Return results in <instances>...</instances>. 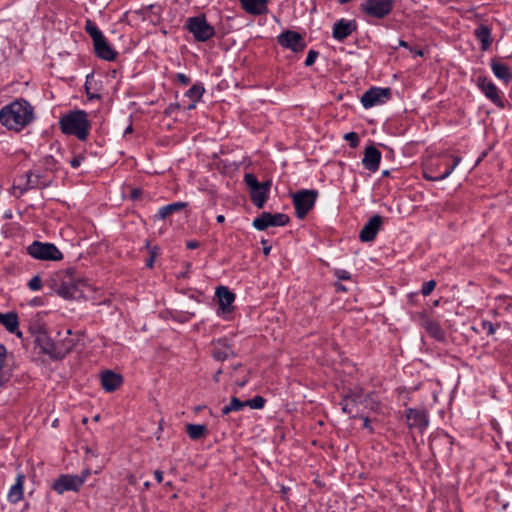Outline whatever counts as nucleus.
<instances>
[{
  "mask_svg": "<svg viewBox=\"0 0 512 512\" xmlns=\"http://www.w3.org/2000/svg\"><path fill=\"white\" fill-rule=\"evenodd\" d=\"M6 353V347L3 344H0V388L9 380V376L3 370Z\"/></svg>",
  "mask_w": 512,
  "mask_h": 512,
  "instance_id": "e433bc0d",
  "label": "nucleus"
},
{
  "mask_svg": "<svg viewBox=\"0 0 512 512\" xmlns=\"http://www.w3.org/2000/svg\"><path fill=\"white\" fill-rule=\"evenodd\" d=\"M458 165L459 160L456 159L455 163L451 164V166H447L448 170L438 171L435 166L428 167L424 170L423 177L428 181H442L448 178Z\"/></svg>",
  "mask_w": 512,
  "mask_h": 512,
  "instance_id": "6ab92c4d",
  "label": "nucleus"
},
{
  "mask_svg": "<svg viewBox=\"0 0 512 512\" xmlns=\"http://www.w3.org/2000/svg\"><path fill=\"white\" fill-rule=\"evenodd\" d=\"M318 55H319V53H318L317 51H315V50H310V51L308 52L307 58H306V60H305V65H306V66H312V65L315 63V61H316V59H317Z\"/></svg>",
  "mask_w": 512,
  "mask_h": 512,
  "instance_id": "a18cd8bd",
  "label": "nucleus"
},
{
  "mask_svg": "<svg viewBox=\"0 0 512 512\" xmlns=\"http://www.w3.org/2000/svg\"><path fill=\"white\" fill-rule=\"evenodd\" d=\"M26 177H27V180H26L25 186L21 189V193H24L29 189L37 188L40 186L38 175L34 176L32 174V172H28L26 174Z\"/></svg>",
  "mask_w": 512,
  "mask_h": 512,
  "instance_id": "4c0bfd02",
  "label": "nucleus"
},
{
  "mask_svg": "<svg viewBox=\"0 0 512 512\" xmlns=\"http://www.w3.org/2000/svg\"><path fill=\"white\" fill-rule=\"evenodd\" d=\"M357 29L355 20H346L344 18L338 20L332 29V36L335 40L343 42L346 38L352 35Z\"/></svg>",
  "mask_w": 512,
  "mask_h": 512,
  "instance_id": "4468645a",
  "label": "nucleus"
},
{
  "mask_svg": "<svg viewBox=\"0 0 512 512\" xmlns=\"http://www.w3.org/2000/svg\"><path fill=\"white\" fill-rule=\"evenodd\" d=\"M218 223H223L225 221L224 215H218L216 218Z\"/></svg>",
  "mask_w": 512,
  "mask_h": 512,
  "instance_id": "338daca9",
  "label": "nucleus"
},
{
  "mask_svg": "<svg viewBox=\"0 0 512 512\" xmlns=\"http://www.w3.org/2000/svg\"><path fill=\"white\" fill-rule=\"evenodd\" d=\"M221 374H222V370H221V369H219L218 371H216V373L214 374V377H213V379H214V381H215V382H219V378H220V375H221Z\"/></svg>",
  "mask_w": 512,
  "mask_h": 512,
  "instance_id": "680f3d73",
  "label": "nucleus"
},
{
  "mask_svg": "<svg viewBox=\"0 0 512 512\" xmlns=\"http://www.w3.org/2000/svg\"><path fill=\"white\" fill-rule=\"evenodd\" d=\"M458 159L459 163L462 161V158L457 155H451V154H444L441 156L439 163L435 166L438 171H440V168H443L444 170H448L447 166H451V164L455 163V160Z\"/></svg>",
  "mask_w": 512,
  "mask_h": 512,
  "instance_id": "c9c22d12",
  "label": "nucleus"
},
{
  "mask_svg": "<svg viewBox=\"0 0 512 512\" xmlns=\"http://www.w3.org/2000/svg\"><path fill=\"white\" fill-rule=\"evenodd\" d=\"M39 345L41 348V351L48 355L53 360H58L56 358V352L59 351V345H57V342H53L50 338L44 337L39 338Z\"/></svg>",
  "mask_w": 512,
  "mask_h": 512,
  "instance_id": "7c9ffc66",
  "label": "nucleus"
},
{
  "mask_svg": "<svg viewBox=\"0 0 512 512\" xmlns=\"http://www.w3.org/2000/svg\"><path fill=\"white\" fill-rule=\"evenodd\" d=\"M363 420H364L363 427L365 429H368L370 432H373V429L370 425V420L368 419V417H363Z\"/></svg>",
  "mask_w": 512,
  "mask_h": 512,
  "instance_id": "bf43d9fd",
  "label": "nucleus"
},
{
  "mask_svg": "<svg viewBox=\"0 0 512 512\" xmlns=\"http://www.w3.org/2000/svg\"><path fill=\"white\" fill-rule=\"evenodd\" d=\"M59 126L63 134L75 136L80 141L87 140L91 129L88 114L83 110H74L63 115Z\"/></svg>",
  "mask_w": 512,
  "mask_h": 512,
  "instance_id": "f03ea898",
  "label": "nucleus"
},
{
  "mask_svg": "<svg viewBox=\"0 0 512 512\" xmlns=\"http://www.w3.org/2000/svg\"><path fill=\"white\" fill-rule=\"evenodd\" d=\"M215 295L218 298L219 308L223 312L229 311L230 306L235 300V294L227 287L220 286L216 289Z\"/></svg>",
  "mask_w": 512,
  "mask_h": 512,
  "instance_id": "bb28decb",
  "label": "nucleus"
},
{
  "mask_svg": "<svg viewBox=\"0 0 512 512\" xmlns=\"http://www.w3.org/2000/svg\"><path fill=\"white\" fill-rule=\"evenodd\" d=\"M482 326H483V328H484V329H486V330H487V333H488L489 335H492V334H494V333H495L494 325H493L491 322H489V321H483Z\"/></svg>",
  "mask_w": 512,
  "mask_h": 512,
  "instance_id": "603ef678",
  "label": "nucleus"
},
{
  "mask_svg": "<svg viewBox=\"0 0 512 512\" xmlns=\"http://www.w3.org/2000/svg\"><path fill=\"white\" fill-rule=\"evenodd\" d=\"M405 417L409 428H416L423 431L429 424L428 413L424 408H408Z\"/></svg>",
  "mask_w": 512,
  "mask_h": 512,
  "instance_id": "f8f14e48",
  "label": "nucleus"
},
{
  "mask_svg": "<svg viewBox=\"0 0 512 512\" xmlns=\"http://www.w3.org/2000/svg\"><path fill=\"white\" fill-rule=\"evenodd\" d=\"M247 406L252 409H261L265 405V399L262 396H255L250 400H246Z\"/></svg>",
  "mask_w": 512,
  "mask_h": 512,
  "instance_id": "ea45409f",
  "label": "nucleus"
},
{
  "mask_svg": "<svg viewBox=\"0 0 512 512\" xmlns=\"http://www.w3.org/2000/svg\"><path fill=\"white\" fill-rule=\"evenodd\" d=\"M474 35L480 42L481 49L486 51L492 43L491 29L487 25L481 24L474 30Z\"/></svg>",
  "mask_w": 512,
  "mask_h": 512,
  "instance_id": "c85d7f7f",
  "label": "nucleus"
},
{
  "mask_svg": "<svg viewBox=\"0 0 512 512\" xmlns=\"http://www.w3.org/2000/svg\"><path fill=\"white\" fill-rule=\"evenodd\" d=\"M199 246H200V243L197 240H190V241H187V243H186V247L188 249H196Z\"/></svg>",
  "mask_w": 512,
  "mask_h": 512,
  "instance_id": "6e6d98bb",
  "label": "nucleus"
},
{
  "mask_svg": "<svg viewBox=\"0 0 512 512\" xmlns=\"http://www.w3.org/2000/svg\"><path fill=\"white\" fill-rule=\"evenodd\" d=\"M391 98L390 88L372 87L361 97V103L365 108L383 104Z\"/></svg>",
  "mask_w": 512,
  "mask_h": 512,
  "instance_id": "9d476101",
  "label": "nucleus"
},
{
  "mask_svg": "<svg viewBox=\"0 0 512 512\" xmlns=\"http://www.w3.org/2000/svg\"><path fill=\"white\" fill-rule=\"evenodd\" d=\"M96 55L106 61H114L117 57V52L109 45L106 38L98 40L93 43Z\"/></svg>",
  "mask_w": 512,
  "mask_h": 512,
  "instance_id": "412c9836",
  "label": "nucleus"
},
{
  "mask_svg": "<svg viewBox=\"0 0 512 512\" xmlns=\"http://www.w3.org/2000/svg\"><path fill=\"white\" fill-rule=\"evenodd\" d=\"M343 138L349 142L351 148H356L359 145V136L356 132L346 133Z\"/></svg>",
  "mask_w": 512,
  "mask_h": 512,
  "instance_id": "a19ab883",
  "label": "nucleus"
},
{
  "mask_svg": "<svg viewBox=\"0 0 512 512\" xmlns=\"http://www.w3.org/2000/svg\"><path fill=\"white\" fill-rule=\"evenodd\" d=\"M395 0H364L360 10L369 18L384 19L394 9Z\"/></svg>",
  "mask_w": 512,
  "mask_h": 512,
  "instance_id": "39448f33",
  "label": "nucleus"
},
{
  "mask_svg": "<svg viewBox=\"0 0 512 512\" xmlns=\"http://www.w3.org/2000/svg\"><path fill=\"white\" fill-rule=\"evenodd\" d=\"M241 7L251 15H263L268 12V0H240Z\"/></svg>",
  "mask_w": 512,
  "mask_h": 512,
  "instance_id": "4be33fe9",
  "label": "nucleus"
},
{
  "mask_svg": "<svg viewBox=\"0 0 512 512\" xmlns=\"http://www.w3.org/2000/svg\"><path fill=\"white\" fill-rule=\"evenodd\" d=\"M28 287L32 290V291H38L41 289L42 287V280L40 278V276L36 275L34 277H32L29 282H28Z\"/></svg>",
  "mask_w": 512,
  "mask_h": 512,
  "instance_id": "37998d69",
  "label": "nucleus"
},
{
  "mask_svg": "<svg viewBox=\"0 0 512 512\" xmlns=\"http://www.w3.org/2000/svg\"><path fill=\"white\" fill-rule=\"evenodd\" d=\"M212 356L217 361H224L230 357H234L235 352L227 339H218L213 342Z\"/></svg>",
  "mask_w": 512,
  "mask_h": 512,
  "instance_id": "a211bd4d",
  "label": "nucleus"
},
{
  "mask_svg": "<svg viewBox=\"0 0 512 512\" xmlns=\"http://www.w3.org/2000/svg\"><path fill=\"white\" fill-rule=\"evenodd\" d=\"M247 406L246 401H241L237 397H232L230 403L222 409L223 415H228L233 411H240Z\"/></svg>",
  "mask_w": 512,
  "mask_h": 512,
  "instance_id": "f704fd0d",
  "label": "nucleus"
},
{
  "mask_svg": "<svg viewBox=\"0 0 512 512\" xmlns=\"http://www.w3.org/2000/svg\"><path fill=\"white\" fill-rule=\"evenodd\" d=\"M74 269H67L55 273L51 279V288L64 299H76L82 294L80 286L82 280L76 279Z\"/></svg>",
  "mask_w": 512,
  "mask_h": 512,
  "instance_id": "7ed1b4c3",
  "label": "nucleus"
},
{
  "mask_svg": "<svg viewBox=\"0 0 512 512\" xmlns=\"http://www.w3.org/2000/svg\"><path fill=\"white\" fill-rule=\"evenodd\" d=\"M141 193H142V191L140 189H133L131 191V195L130 196H131L132 199L136 200V199H138L140 197Z\"/></svg>",
  "mask_w": 512,
  "mask_h": 512,
  "instance_id": "13d9d810",
  "label": "nucleus"
},
{
  "mask_svg": "<svg viewBox=\"0 0 512 512\" xmlns=\"http://www.w3.org/2000/svg\"><path fill=\"white\" fill-rule=\"evenodd\" d=\"M85 31L89 34V36L92 38L93 43L97 42L98 40L105 37L103 33L98 29L96 24L90 20L87 19L85 23Z\"/></svg>",
  "mask_w": 512,
  "mask_h": 512,
  "instance_id": "72a5a7b5",
  "label": "nucleus"
},
{
  "mask_svg": "<svg viewBox=\"0 0 512 512\" xmlns=\"http://www.w3.org/2000/svg\"><path fill=\"white\" fill-rule=\"evenodd\" d=\"M318 192L316 190L303 189L292 195V201L297 218L303 219L314 207Z\"/></svg>",
  "mask_w": 512,
  "mask_h": 512,
  "instance_id": "0eeeda50",
  "label": "nucleus"
},
{
  "mask_svg": "<svg viewBox=\"0 0 512 512\" xmlns=\"http://www.w3.org/2000/svg\"><path fill=\"white\" fill-rule=\"evenodd\" d=\"M478 85L485 96L489 98L494 104L501 108L504 107V104L499 96L498 88L493 82L488 81L486 78L479 77Z\"/></svg>",
  "mask_w": 512,
  "mask_h": 512,
  "instance_id": "f3484780",
  "label": "nucleus"
},
{
  "mask_svg": "<svg viewBox=\"0 0 512 512\" xmlns=\"http://www.w3.org/2000/svg\"><path fill=\"white\" fill-rule=\"evenodd\" d=\"M33 119V107L24 99L15 100L0 110V123L9 130L19 132Z\"/></svg>",
  "mask_w": 512,
  "mask_h": 512,
  "instance_id": "f257e3e1",
  "label": "nucleus"
},
{
  "mask_svg": "<svg viewBox=\"0 0 512 512\" xmlns=\"http://www.w3.org/2000/svg\"><path fill=\"white\" fill-rule=\"evenodd\" d=\"M122 383V376L111 370H106L101 374V385L106 392H114Z\"/></svg>",
  "mask_w": 512,
  "mask_h": 512,
  "instance_id": "aec40b11",
  "label": "nucleus"
},
{
  "mask_svg": "<svg viewBox=\"0 0 512 512\" xmlns=\"http://www.w3.org/2000/svg\"><path fill=\"white\" fill-rule=\"evenodd\" d=\"M91 76H87V79H86V83H85V88H86V92H87V95H88V98L89 99H99L100 98V95L98 94H93V92H90V88H89V78Z\"/></svg>",
  "mask_w": 512,
  "mask_h": 512,
  "instance_id": "8fccbe9b",
  "label": "nucleus"
},
{
  "mask_svg": "<svg viewBox=\"0 0 512 512\" xmlns=\"http://www.w3.org/2000/svg\"><path fill=\"white\" fill-rule=\"evenodd\" d=\"M399 46L404 47V48H408L409 44L406 41H404V40H399Z\"/></svg>",
  "mask_w": 512,
  "mask_h": 512,
  "instance_id": "e2e57ef3",
  "label": "nucleus"
},
{
  "mask_svg": "<svg viewBox=\"0 0 512 512\" xmlns=\"http://www.w3.org/2000/svg\"><path fill=\"white\" fill-rule=\"evenodd\" d=\"M336 275L341 280H349L351 278L350 273L346 270H338Z\"/></svg>",
  "mask_w": 512,
  "mask_h": 512,
  "instance_id": "864d4df0",
  "label": "nucleus"
},
{
  "mask_svg": "<svg viewBox=\"0 0 512 512\" xmlns=\"http://www.w3.org/2000/svg\"><path fill=\"white\" fill-rule=\"evenodd\" d=\"M85 160V157L81 154L75 156L71 161L70 165L72 168L77 169L81 163Z\"/></svg>",
  "mask_w": 512,
  "mask_h": 512,
  "instance_id": "49530a36",
  "label": "nucleus"
},
{
  "mask_svg": "<svg viewBox=\"0 0 512 512\" xmlns=\"http://www.w3.org/2000/svg\"><path fill=\"white\" fill-rule=\"evenodd\" d=\"M244 181L246 185L250 188V191L260 187L262 183H259L256 176L251 173H247L244 176Z\"/></svg>",
  "mask_w": 512,
  "mask_h": 512,
  "instance_id": "58836bf2",
  "label": "nucleus"
},
{
  "mask_svg": "<svg viewBox=\"0 0 512 512\" xmlns=\"http://www.w3.org/2000/svg\"><path fill=\"white\" fill-rule=\"evenodd\" d=\"M267 240H262V244L264 245L263 252L265 255H268L271 251V246H266Z\"/></svg>",
  "mask_w": 512,
  "mask_h": 512,
  "instance_id": "052dcab7",
  "label": "nucleus"
},
{
  "mask_svg": "<svg viewBox=\"0 0 512 512\" xmlns=\"http://www.w3.org/2000/svg\"><path fill=\"white\" fill-rule=\"evenodd\" d=\"M270 186L271 182L266 181L260 187L250 191L251 201L257 208H263L266 203Z\"/></svg>",
  "mask_w": 512,
  "mask_h": 512,
  "instance_id": "b1692460",
  "label": "nucleus"
},
{
  "mask_svg": "<svg viewBox=\"0 0 512 512\" xmlns=\"http://www.w3.org/2000/svg\"><path fill=\"white\" fill-rule=\"evenodd\" d=\"M175 79L182 85H188L190 83V78L183 73H177Z\"/></svg>",
  "mask_w": 512,
  "mask_h": 512,
  "instance_id": "de8ad7c7",
  "label": "nucleus"
},
{
  "mask_svg": "<svg viewBox=\"0 0 512 512\" xmlns=\"http://www.w3.org/2000/svg\"><path fill=\"white\" fill-rule=\"evenodd\" d=\"M27 253L38 260L60 261L63 259L62 252L52 243L34 241L27 247Z\"/></svg>",
  "mask_w": 512,
  "mask_h": 512,
  "instance_id": "423d86ee",
  "label": "nucleus"
},
{
  "mask_svg": "<svg viewBox=\"0 0 512 512\" xmlns=\"http://www.w3.org/2000/svg\"><path fill=\"white\" fill-rule=\"evenodd\" d=\"M24 481V474L19 473L16 477L15 484L11 486L7 495V499L11 504H16L22 500L24 494Z\"/></svg>",
  "mask_w": 512,
  "mask_h": 512,
  "instance_id": "393cba45",
  "label": "nucleus"
},
{
  "mask_svg": "<svg viewBox=\"0 0 512 512\" xmlns=\"http://www.w3.org/2000/svg\"><path fill=\"white\" fill-rule=\"evenodd\" d=\"M186 432L192 440H199L208 434V429L203 424H187Z\"/></svg>",
  "mask_w": 512,
  "mask_h": 512,
  "instance_id": "473e14b6",
  "label": "nucleus"
},
{
  "mask_svg": "<svg viewBox=\"0 0 512 512\" xmlns=\"http://www.w3.org/2000/svg\"><path fill=\"white\" fill-rule=\"evenodd\" d=\"M246 382H247L246 380H243V381L237 382V386H238V387H240V388H242V387H244V386H245Z\"/></svg>",
  "mask_w": 512,
  "mask_h": 512,
  "instance_id": "774afa93",
  "label": "nucleus"
},
{
  "mask_svg": "<svg viewBox=\"0 0 512 512\" xmlns=\"http://www.w3.org/2000/svg\"><path fill=\"white\" fill-rule=\"evenodd\" d=\"M290 218L284 213L271 214L263 212L259 217L253 220V227L259 231H264L268 227H280L289 223Z\"/></svg>",
  "mask_w": 512,
  "mask_h": 512,
  "instance_id": "1a4fd4ad",
  "label": "nucleus"
},
{
  "mask_svg": "<svg viewBox=\"0 0 512 512\" xmlns=\"http://www.w3.org/2000/svg\"><path fill=\"white\" fill-rule=\"evenodd\" d=\"M205 92V88L201 83L194 84L185 93V96L190 99V103L187 106L188 110H192L196 107L197 102L201 99Z\"/></svg>",
  "mask_w": 512,
  "mask_h": 512,
  "instance_id": "c756f323",
  "label": "nucleus"
},
{
  "mask_svg": "<svg viewBox=\"0 0 512 512\" xmlns=\"http://www.w3.org/2000/svg\"><path fill=\"white\" fill-rule=\"evenodd\" d=\"M381 157L379 149L373 145L367 146L364 151L362 164L370 172H376L379 169Z\"/></svg>",
  "mask_w": 512,
  "mask_h": 512,
  "instance_id": "2eb2a0df",
  "label": "nucleus"
},
{
  "mask_svg": "<svg viewBox=\"0 0 512 512\" xmlns=\"http://www.w3.org/2000/svg\"><path fill=\"white\" fill-rule=\"evenodd\" d=\"M155 257H156V253H155V251H154V250H152V251L150 252V257H149V259L146 261V266H147L148 268H152V267H153V265H154V261H155Z\"/></svg>",
  "mask_w": 512,
  "mask_h": 512,
  "instance_id": "5fc2aeb1",
  "label": "nucleus"
},
{
  "mask_svg": "<svg viewBox=\"0 0 512 512\" xmlns=\"http://www.w3.org/2000/svg\"><path fill=\"white\" fill-rule=\"evenodd\" d=\"M55 159L53 156L51 155H48L44 158V165L46 166L47 169H52L53 166L55 165Z\"/></svg>",
  "mask_w": 512,
  "mask_h": 512,
  "instance_id": "3c124183",
  "label": "nucleus"
},
{
  "mask_svg": "<svg viewBox=\"0 0 512 512\" xmlns=\"http://www.w3.org/2000/svg\"><path fill=\"white\" fill-rule=\"evenodd\" d=\"M88 472L82 476L63 474L60 475L52 484V489L58 494H63L66 491L77 492L86 480Z\"/></svg>",
  "mask_w": 512,
  "mask_h": 512,
  "instance_id": "6e6552de",
  "label": "nucleus"
},
{
  "mask_svg": "<svg viewBox=\"0 0 512 512\" xmlns=\"http://www.w3.org/2000/svg\"><path fill=\"white\" fill-rule=\"evenodd\" d=\"M335 286L338 291H346V288L342 284L337 283Z\"/></svg>",
  "mask_w": 512,
  "mask_h": 512,
  "instance_id": "0e129e2a",
  "label": "nucleus"
},
{
  "mask_svg": "<svg viewBox=\"0 0 512 512\" xmlns=\"http://www.w3.org/2000/svg\"><path fill=\"white\" fill-rule=\"evenodd\" d=\"M343 398H349V401L354 406H356L359 403V401H360V394H358V393H351V394L345 395Z\"/></svg>",
  "mask_w": 512,
  "mask_h": 512,
  "instance_id": "09e8293b",
  "label": "nucleus"
},
{
  "mask_svg": "<svg viewBox=\"0 0 512 512\" xmlns=\"http://www.w3.org/2000/svg\"><path fill=\"white\" fill-rule=\"evenodd\" d=\"M0 324L3 325L10 333H15L19 338L22 332L18 330V315L15 312L0 313Z\"/></svg>",
  "mask_w": 512,
  "mask_h": 512,
  "instance_id": "a878e982",
  "label": "nucleus"
},
{
  "mask_svg": "<svg viewBox=\"0 0 512 512\" xmlns=\"http://www.w3.org/2000/svg\"><path fill=\"white\" fill-rule=\"evenodd\" d=\"M186 203L184 202H175L172 204H168L166 206L161 207L158 210V213L156 215L157 219L163 220L166 219L168 216L173 214L174 212L181 211L183 208L186 207Z\"/></svg>",
  "mask_w": 512,
  "mask_h": 512,
  "instance_id": "2f4dec72",
  "label": "nucleus"
},
{
  "mask_svg": "<svg viewBox=\"0 0 512 512\" xmlns=\"http://www.w3.org/2000/svg\"><path fill=\"white\" fill-rule=\"evenodd\" d=\"M278 43L293 52H301L306 47V42L303 36L293 30H286L277 37Z\"/></svg>",
  "mask_w": 512,
  "mask_h": 512,
  "instance_id": "9b49d317",
  "label": "nucleus"
},
{
  "mask_svg": "<svg viewBox=\"0 0 512 512\" xmlns=\"http://www.w3.org/2000/svg\"><path fill=\"white\" fill-rule=\"evenodd\" d=\"M72 335V331L68 329L66 331V337L57 341V345H59V351L56 352L57 359H63L66 355L74 350L78 343V339L70 338Z\"/></svg>",
  "mask_w": 512,
  "mask_h": 512,
  "instance_id": "5701e85b",
  "label": "nucleus"
},
{
  "mask_svg": "<svg viewBox=\"0 0 512 512\" xmlns=\"http://www.w3.org/2000/svg\"><path fill=\"white\" fill-rule=\"evenodd\" d=\"M421 325L436 341L443 342L445 340V332L436 320L429 318L426 314H422Z\"/></svg>",
  "mask_w": 512,
  "mask_h": 512,
  "instance_id": "dca6fc26",
  "label": "nucleus"
},
{
  "mask_svg": "<svg viewBox=\"0 0 512 512\" xmlns=\"http://www.w3.org/2000/svg\"><path fill=\"white\" fill-rule=\"evenodd\" d=\"M154 476H155V479L158 483H161L163 481V472L160 471V470H155L154 471Z\"/></svg>",
  "mask_w": 512,
  "mask_h": 512,
  "instance_id": "4d7b16f0",
  "label": "nucleus"
},
{
  "mask_svg": "<svg viewBox=\"0 0 512 512\" xmlns=\"http://www.w3.org/2000/svg\"><path fill=\"white\" fill-rule=\"evenodd\" d=\"M490 66L494 75L498 79L505 83H508L512 79V73L506 64H503L496 59H491Z\"/></svg>",
  "mask_w": 512,
  "mask_h": 512,
  "instance_id": "cd10ccee",
  "label": "nucleus"
},
{
  "mask_svg": "<svg viewBox=\"0 0 512 512\" xmlns=\"http://www.w3.org/2000/svg\"><path fill=\"white\" fill-rule=\"evenodd\" d=\"M179 104H176V105H173L171 104L168 109H167V113H170L174 108H179Z\"/></svg>",
  "mask_w": 512,
  "mask_h": 512,
  "instance_id": "69168bd1",
  "label": "nucleus"
},
{
  "mask_svg": "<svg viewBox=\"0 0 512 512\" xmlns=\"http://www.w3.org/2000/svg\"><path fill=\"white\" fill-rule=\"evenodd\" d=\"M435 287H436V282L434 280H429L422 285L421 293L424 296H428L432 293V291L435 289Z\"/></svg>",
  "mask_w": 512,
  "mask_h": 512,
  "instance_id": "c03bdc74",
  "label": "nucleus"
},
{
  "mask_svg": "<svg viewBox=\"0 0 512 512\" xmlns=\"http://www.w3.org/2000/svg\"><path fill=\"white\" fill-rule=\"evenodd\" d=\"M339 405L344 413L353 414L355 406L349 401V398H343Z\"/></svg>",
  "mask_w": 512,
  "mask_h": 512,
  "instance_id": "79ce46f5",
  "label": "nucleus"
},
{
  "mask_svg": "<svg viewBox=\"0 0 512 512\" xmlns=\"http://www.w3.org/2000/svg\"><path fill=\"white\" fill-rule=\"evenodd\" d=\"M184 28L193 35L197 42H206L215 35L214 27L208 23L204 14L187 18Z\"/></svg>",
  "mask_w": 512,
  "mask_h": 512,
  "instance_id": "20e7f679",
  "label": "nucleus"
},
{
  "mask_svg": "<svg viewBox=\"0 0 512 512\" xmlns=\"http://www.w3.org/2000/svg\"><path fill=\"white\" fill-rule=\"evenodd\" d=\"M382 223H383L382 216H380L378 214L372 216L367 221V223L363 226V228L361 229V231L359 233V239L362 242L373 241L376 238V236L382 226Z\"/></svg>",
  "mask_w": 512,
  "mask_h": 512,
  "instance_id": "ddd939ff",
  "label": "nucleus"
}]
</instances>
